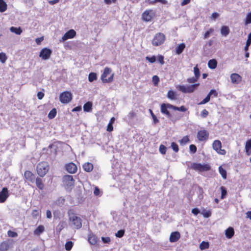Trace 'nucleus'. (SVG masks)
Returning <instances> with one entry per match:
<instances>
[{"instance_id":"4c0bfd02","label":"nucleus","mask_w":251,"mask_h":251,"mask_svg":"<svg viewBox=\"0 0 251 251\" xmlns=\"http://www.w3.org/2000/svg\"><path fill=\"white\" fill-rule=\"evenodd\" d=\"M251 44V32L248 35V39L246 42V46L244 48L245 51H248L249 47Z\"/></svg>"},{"instance_id":"f3484780","label":"nucleus","mask_w":251,"mask_h":251,"mask_svg":"<svg viewBox=\"0 0 251 251\" xmlns=\"http://www.w3.org/2000/svg\"><path fill=\"white\" fill-rule=\"evenodd\" d=\"M24 177L26 180L30 182H34L35 179V176L30 171H25L24 173Z\"/></svg>"},{"instance_id":"603ef678","label":"nucleus","mask_w":251,"mask_h":251,"mask_svg":"<svg viewBox=\"0 0 251 251\" xmlns=\"http://www.w3.org/2000/svg\"><path fill=\"white\" fill-rule=\"evenodd\" d=\"M194 72L195 74V76L199 78L200 76V72L197 66L194 68Z\"/></svg>"},{"instance_id":"3c124183","label":"nucleus","mask_w":251,"mask_h":251,"mask_svg":"<svg viewBox=\"0 0 251 251\" xmlns=\"http://www.w3.org/2000/svg\"><path fill=\"white\" fill-rule=\"evenodd\" d=\"M167 148L163 145H161L159 146V150L160 153L162 154H165L166 152Z\"/></svg>"},{"instance_id":"ea45409f","label":"nucleus","mask_w":251,"mask_h":251,"mask_svg":"<svg viewBox=\"0 0 251 251\" xmlns=\"http://www.w3.org/2000/svg\"><path fill=\"white\" fill-rule=\"evenodd\" d=\"M7 59V56L5 53L1 52L0 53V62L4 64L6 62Z\"/></svg>"},{"instance_id":"7c9ffc66","label":"nucleus","mask_w":251,"mask_h":251,"mask_svg":"<svg viewBox=\"0 0 251 251\" xmlns=\"http://www.w3.org/2000/svg\"><path fill=\"white\" fill-rule=\"evenodd\" d=\"M217 66V62L214 59H210L208 62V66L211 69H214Z\"/></svg>"},{"instance_id":"864d4df0","label":"nucleus","mask_w":251,"mask_h":251,"mask_svg":"<svg viewBox=\"0 0 251 251\" xmlns=\"http://www.w3.org/2000/svg\"><path fill=\"white\" fill-rule=\"evenodd\" d=\"M199 78L196 77H192L187 79L186 81L189 83H194L196 82Z\"/></svg>"},{"instance_id":"49530a36","label":"nucleus","mask_w":251,"mask_h":251,"mask_svg":"<svg viewBox=\"0 0 251 251\" xmlns=\"http://www.w3.org/2000/svg\"><path fill=\"white\" fill-rule=\"evenodd\" d=\"M73 246V243L72 241H68L66 243L65 248L66 251H70Z\"/></svg>"},{"instance_id":"4468645a","label":"nucleus","mask_w":251,"mask_h":251,"mask_svg":"<svg viewBox=\"0 0 251 251\" xmlns=\"http://www.w3.org/2000/svg\"><path fill=\"white\" fill-rule=\"evenodd\" d=\"M9 196L7 188L6 187H3L0 192V203L4 202Z\"/></svg>"},{"instance_id":"c03bdc74","label":"nucleus","mask_w":251,"mask_h":251,"mask_svg":"<svg viewBox=\"0 0 251 251\" xmlns=\"http://www.w3.org/2000/svg\"><path fill=\"white\" fill-rule=\"evenodd\" d=\"M244 22L246 25L251 24V12L247 14Z\"/></svg>"},{"instance_id":"423d86ee","label":"nucleus","mask_w":251,"mask_h":251,"mask_svg":"<svg viewBox=\"0 0 251 251\" xmlns=\"http://www.w3.org/2000/svg\"><path fill=\"white\" fill-rule=\"evenodd\" d=\"M200 83H195L191 85H180L177 87L178 90L183 93H192L196 90Z\"/></svg>"},{"instance_id":"bf43d9fd","label":"nucleus","mask_w":251,"mask_h":251,"mask_svg":"<svg viewBox=\"0 0 251 251\" xmlns=\"http://www.w3.org/2000/svg\"><path fill=\"white\" fill-rule=\"evenodd\" d=\"M190 151L191 153H194L197 151V147L195 145H190L189 146Z\"/></svg>"},{"instance_id":"20e7f679","label":"nucleus","mask_w":251,"mask_h":251,"mask_svg":"<svg viewBox=\"0 0 251 251\" xmlns=\"http://www.w3.org/2000/svg\"><path fill=\"white\" fill-rule=\"evenodd\" d=\"M166 41V36L164 34L161 32L157 33L154 36L151 44L152 46L157 47L163 44Z\"/></svg>"},{"instance_id":"39448f33","label":"nucleus","mask_w":251,"mask_h":251,"mask_svg":"<svg viewBox=\"0 0 251 251\" xmlns=\"http://www.w3.org/2000/svg\"><path fill=\"white\" fill-rule=\"evenodd\" d=\"M170 106H173V105H172L170 103H162L161 104L160 106V111L161 112L166 115V116L170 119L172 121H173L174 123L176 122V120H179L180 118V117L177 118H176L174 119L172 117V114L170 113V112L168 111V109H172V107H170Z\"/></svg>"},{"instance_id":"774afa93","label":"nucleus","mask_w":251,"mask_h":251,"mask_svg":"<svg viewBox=\"0 0 251 251\" xmlns=\"http://www.w3.org/2000/svg\"><path fill=\"white\" fill-rule=\"evenodd\" d=\"M44 93L42 92H39L37 93V97L39 100H42L44 97Z\"/></svg>"},{"instance_id":"f03ea898","label":"nucleus","mask_w":251,"mask_h":251,"mask_svg":"<svg viewBox=\"0 0 251 251\" xmlns=\"http://www.w3.org/2000/svg\"><path fill=\"white\" fill-rule=\"evenodd\" d=\"M112 72V70L109 67H106L104 70L103 73L101 75V80L103 83H111L113 82L114 79V74H111L110 76L107 78L108 75H110Z\"/></svg>"},{"instance_id":"6e6552de","label":"nucleus","mask_w":251,"mask_h":251,"mask_svg":"<svg viewBox=\"0 0 251 251\" xmlns=\"http://www.w3.org/2000/svg\"><path fill=\"white\" fill-rule=\"evenodd\" d=\"M73 99L72 94L69 91L61 93L59 96V100L63 104L69 103Z\"/></svg>"},{"instance_id":"72a5a7b5","label":"nucleus","mask_w":251,"mask_h":251,"mask_svg":"<svg viewBox=\"0 0 251 251\" xmlns=\"http://www.w3.org/2000/svg\"><path fill=\"white\" fill-rule=\"evenodd\" d=\"M189 138L188 135L184 136L181 140L179 141V144L181 146L186 145L189 142Z\"/></svg>"},{"instance_id":"e433bc0d","label":"nucleus","mask_w":251,"mask_h":251,"mask_svg":"<svg viewBox=\"0 0 251 251\" xmlns=\"http://www.w3.org/2000/svg\"><path fill=\"white\" fill-rule=\"evenodd\" d=\"M170 107H172V109H173V110H177V111H182V112H185L188 110L187 108H186L183 105H182L180 107H177V106H176L175 105L170 106Z\"/></svg>"},{"instance_id":"13d9d810","label":"nucleus","mask_w":251,"mask_h":251,"mask_svg":"<svg viewBox=\"0 0 251 251\" xmlns=\"http://www.w3.org/2000/svg\"><path fill=\"white\" fill-rule=\"evenodd\" d=\"M7 234L9 237H15L18 236V234L16 232L11 230L8 231Z\"/></svg>"},{"instance_id":"a19ab883","label":"nucleus","mask_w":251,"mask_h":251,"mask_svg":"<svg viewBox=\"0 0 251 251\" xmlns=\"http://www.w3.org/2000/svg\"><path fill=\"white\" fill-rule=\"evenodd\" d=\"M219 171L222 177L226 179V171L221 166L219 167Z\"/></svg>"},{"instance_id":"0eeeda50","label":"nucleus","mask_w":251,"mask_h":251,"mask_svg":"<svg viewBox=\"0 0 251 251\" xmlns=\"http://www.w3.org/2000/svg\"><path fill=\"white\" fill-rule=\"evenodd\" d=\"M36 170L38 175L43 177L48 172L49 166L47 163L41 162L37 165Z\"/></svg>"},{"instance_id":"dca6fc26","label":"nucleus","mask_w":251,"mask_h":251,"mask_svg":"<svg viewBox=\"0 0 251 251\" xmlns=\"http://www.w3.org/2000/svg\"><path fill=\"white\" fill-rule=\"evenodd\" d=\"M65 168L67 171L70 174H75L77 170L76 165L73 162L66 164Z\"/></svg>"},{"instance_id":"a878e982","label":"nucleus","mask_w":251,"mask_h":251,"mask_svg":"<svg viewBox=\"0 0 251 251\" xmlns=\"http://www.w3.org/2000/svg\"><path fill=\"white\" fill-rule=\"evenodd\" d=\"M185 48V44L184 43H181L180 44L178 45V46H177L176 48V54L178 55L181 54L183 52Z\"/></svg>"},{"instance_id":"2eb2a0df","label":"nucleus","mask_w":251,"mask_h":251,"mask_svg":"<svg viewBox=\"0 0 251 251\" xmlns=\"http://www.w3.org/2000/svg\"><path fill=\"white\" fill-rule=\"evenodd\" d=\"M152 10L151 9L145 10L142 15V20L146 22L151 21L152 18Z\"/></svg>"},{"instance_id":"58836bf2","label":"nucleus","mask_w":251,"mask_h":251,"mask_svg":"<svg viewBox=\"0 0 251 251\" xmlns=\"http://www.w3.org/2000/svg\"><path fill=\"white\" fill-rule=\"evenodd\" d=\"M209 244L208 242L202 241L200 245V248L201 250H204L208 249Z\"/></svg>"},{"instance_id":"79ce46f5","label":"nucleus","mask_w":251,"mask_h":251,"mask_svg":"<svg viewBox=\"0 0 251 251\" xmlns=\"http://www.w3.org/2000/svg\"><path fill=\"white\" fill-rule=\"evenodd\" d=\"M220 189L221 190V199H225L226 195H227V191H226V189L225 187L224 186H221L220 187Z\"/></svg>"},{"instance_id":"5701e85b","label":"nucleus","mask_w":251,"mask_h":251,"mask_svg":"<svg viewBox=\"0 0 251 251\" xmlns=\"http://www.w3.org/2000/svg\"><path fill=\"white\" fill-rule=\"evenodd\" d=\"M35 180L36 186L38 187V188L41 190H43L44 188V185L43 184L42 179L40 177H37Z\"/></svg>"},{"instance_id":"a18cd8bd","label":"nucleus","mask_w":251,"mask_h":251,"mask_svg":"<svg viewBox=\"0 0 251 251\" xmlns=\"http://www.w3.org/2000/svg\"><path fill=\"white\" fill-rule=\"evenodd\" d=\"M157 2H160L162 4H166L167 1L166 0H153L152 1L149 2V5H154Z\"/></svg>"},{"instance_id":"de8ad7c7","label":"nucleus","mask_w":251,"mask_h":251,"mask_svg":"<svg viewBox=\"0 0 251 251\" xmlns=\"http://www.w3.org/2000/svg\"><path fill=\"white\" fill-rule=\"evenodd\" d=\"M201 214L204 218H209L211 216V212L210 210H203L201 212Z\"/></svg>"},{"instance_id":"2f4dec72","label":"nucleus","mask_w":251,"mask_h":251,"mask_svg":"<svg viewBox=\"0 0 251 251\" xmlns=\"http://www.w3.org/2000/svg\"><path fill=\"white\" fill-rule=\"evenodd\" d=\"M7 8V5L3 0H0V12H4Z\"/></svg>"},{"instance_id":"6e6d98bb","label":"nucleus","mask_w":251,"mask_h":251,"mask_svg":"<svg viewBox=\"0 0 251 251\" xmlns=\"http://www.w3.org/2000/svg\"><path fill=\"white\" fill-rule=\"evenodd\" d=\"M159 78L157 75H153L152 77V82L155 86H157L159 82Z\"/></svg>"},{"instance_id":"c9c22d12","label":"nucleus","mask_w":251,"mask_h":251,"mask_svg":"<svg viewBox=\"0 0 251 251\" xmlns=\"http://www.w3.org/2000/svg\"><path fill=\"white\" fill-rule=\"evenodd\" d=\"M97 79V75L95 73L91 72L89 74L88 80L92 82Z\"/></svg>"},{"instance_id":"c85d7f7f","label":"nucleus","mask_w":251,"mask_h":251,"mask_svg":"<svg viewBox=\"0 0 251 251\" xmlns=\"http://www.w3.org/2000/svg\"><path fill=\"white\" fill-rule=\"evenodd\" d=\"M214 92V91H210L207 96L200 102L198 103L199 105L204 104L208 102L210 100V97L212 95V93Z\"/></svg>"},{"instance_id":"f8f14e48","label":"nucleus","mask_w":251,"mask_h":251,"mask_svg":"<svg viewBox=\"0 0 251 251\" xmlns=\"http://www.w3.org/2000/svg\"><path fill=\"white\" fill-rule=\"evenodd\" d=\"M51 53V50L45 48L41 50L39 54V57L43 60H47L50 58Z\"/></svg>"},{"instance_id":"f257e3e1","label":"nucleus","mask_w":251,"mask_h":251,"mask_svg":"<svg viewBox=\"0 0 251 251\" xmlns=\"http://www.w3.org/2000/svg\"><path fill=\"white\" fill-rule=\"evenodd\" d=\"M69 222L71 226L78 229L82 227V220L75 213L74 209H69L68 211Z\"/></svg>"},{"instance_id":"8fccbe9b","label":"nucleus","mask_w":251,"mask_h":251,"mask_svg":"<svg viewBox=\"0 0 251 251\" xmlns=\"http://www.w3.org/2000/svg\"><path fill=\"white\" fill-rule=\"evenodd\" d=\"M171 148L173 150V151L176 152H177L179 151L178 146L177 144L175 142H172L171 143Z\"/></svg>"},{"instance_id":"4d7b16f0","label":"nucleus","mask_w":251,"mask_h":251,"mask_svg":"<svg viewBox=\"0 0 251 251\" xmlns=\"http://www.w3.org/2000/svg\"><path fill=\"white\" fill-rule=\"evenodd\" d=\"M39 213H40V212L38 210L34 209V210H32V213H31L32 217L34 219H36L37 218V217L39 215Z\"/></svg>"},{"instance_id":"c756f323","label":"nucleus","mask_w":251,"mask_h":251,"mask_svg":"<svg viewBox=\"0 0 251 251\" xmlns=\"http://www.w3.org/2000/svg\"><path fill=\"white\" fill-rule=\"evenodd\" d=\"M230 30L227 26L224 25L221 27V33L224 36H226L229 33Z\"/></svg>"},{"instance_id":"6ab92c4d","label":"nucleus","mask_w":251,"mask_h":251,"mask_svg":"<svg viewBox=\"0 0 251 251\" xmlns=\"http://www.w3.org/2000/svg\"><path fill=\"white\" fill-rule=\"evenodd\" d=\"M180 238V234L178 231L172 232L170 236L169 240L171 243L177 242Z\"/></svg>"},{"instance_id":"bb28decb","label":"nucleus","mask_w":251,"mask_h":251,"mask_svg":"<svg viewBox=\"0 0 251 251\" xmlns=\"http://www.w3.org/2000/svg\"><path fill=\"white\" fill-rule=\"evenodd\" d=\"M83 110L85 112H91L92 110V103L90 101H88L83 105Z\"/></svg>"},{"instance_id":"f704fd0d","label":"nucleus","mask_w":251,"mask_h":251,"mask_svg":"<svg viewBox=\"0 0 251 251\" xmlns=\"http://www.w3.org/2000/svg\"><path fill=\"white\" fill-rule=\"evenodd\" d=\"M57 111L56 109L54 108H52L50 112H49L48 114V118L49 119H53L56 115Z\"/></svg>"},{"instance_id":"09e8293b","label":"nucleus","mask_w":251,"mask_h":251,"mask_svg":"<svg viewBox=\"0 0 251 251\" xmlns=\"http://www.w3.org/2000/svg\"><path fill=\"white\" fill-rule=\"evenodd\" d=\"M214 32V29L212 28H210L208 31H206L203 35L204 39L208 38L210 34Z\"/></svg>"},{"instance_id":"9b49d317","label":"nucleus","mask_w":251,"mask_h":251,"mask_svg":"<svg viewBox=\"0 0 251 251\" xmlns=\"http://www.w3.org/2000/svg\"><path fill=\"white\" fill-rule=\"evenodd\" d=\"M209 132L205 129H202L198 131L197 135L198 140L200 142L206 141L208 139Z\"/></svg>"},{"instance_id":"1a4fd4ad","label":"nucleus","mask_w":251,"mask_h":251,"mask_svg":"<svg viewBox=\"0 0 251 251\" xmlns=\"http://www.w3.org/2000/svg\"><path fill=\"white\" fill-rule=\"evenodd\" d=\"M222 143L219 140H214L212 143V148L216 152L221 155H225L226 153L225 149H222Z\"/></svg>"},{"instance_id":"393cba45","label":"nucleus","mask_w":251,"mask_h":251,"mask_svg":"<svg viewBox=\"0 0 251 251\" xmlns=\"http://www.w3.org/2000/svg\"><path fill=\"white\" fill-rule=\"evenodd\" d=\"M93 165L91 163L87 162L83 165V168L87 172H91L93 169Z\"/></svg>"},{"instance_id":"e2e57ef3","label":"nucleus","mask_w":251,"mask_h":251,"mask_svg":"<svg viewBox=\"0 0 251 251\" xmlns=\"http://www.w3.org/2000/svg\"><path fill=\"white\" fill-rule=\"evenodd\" d=\"M157 59L158 62L161 64L163 65L164 64V56L162 55H158L157 57Z\"/></svg>"},{"instance_id":"0e129e2a","label":"nucleus","mask_w":251,"mask_h":251,"mask_svg":"<svg viewBox=\"0 0 251 251\" xmlns=\"http://www.w3.org/2000/svg\"><path fill=\"white\" fill-rule=\"evenodd\" d=\"M101 240L104 243H109L110 242V238L109 237H102Z\"/></svg>"},{"instance_id":"473e14b6","label":"nucleus","mask_w":251,"mask_h":251,"mask_svg":"<svg viewBox=\"0 0 251 251\" xmlns=\"http://www.w3.org/2000/svg\"><path fill=\"white\" fill-rule=\"evenodd\" d=\"M10 30L12 32H14L17 35H20L22 32V30L20 27H16L14 26H11L10 28Z\"/></svg>"},{"instance_id":"4be33fe9","label":"nucleus","mask_w":251,"mask_h":251,"mask_svg":"<svg viewBox=\"0 0 251 251\" xmlns=\"http://www.w3.org/2000/svg\"><path fill=\"white\" fill-rule=\"evenodd\" d=\"M225 235L228 239L231 238L234 235V230L233 227H229L225 230Z\"/></svg>"},{"instance_id":"338daca9","label":"nucleus","mask_w":251,"mask_h":251,"mask_svg":"<svg viewBox=\"0 0 251 251\" xmlns=\"http://www.w3.org/2000/svg\"><path fill=\"white\" fill-rule=\"evenodd\" d=\"M107 131L109 132H111L113 131V124H111V123H108L107 126Z\"/></svg>"},{"instance_id":"7ed1b4c3","label":"nucleus","mask_w":251,"mask_h":251,"mask_svg":"<svg viewBox=\"0 0 251 251\" xmlns=\"http://www.w3.org/2000/svg\"><path fill=\"white\" fill-rule=\"evenodd\" d=\"M62 182L67 190H71L75 186V180L71 175H65L63 176Z\"/></svg>"},{"instance_id":"cd10ccee","label":"nucleus","mask_w":251,"mask_h":251,"mask_svg":"<svg viewBox=\"0 0 251 251\" xmlns=\"http://www.w3.org/2000/svg\"><path fill=\"white\" fill-rule=\"evenodd\" d=\"M214 92V91H210L207 96L200 102L198 103L199 105L204 104L208 102L210 100V97L212 95V93Z\"/></svg>"},{"instance_id":"052dcab7","label":"nucleus","mask_w":251,"mask_h":251,"mask_svg":"<svg viewBox=\"0 0 251 251\" xmlns=\"http://www.w3.org/2000/svg\"><path fill=\"white\" fill-rule=\"evenodd\" d=\"M146 59L148 60L150 63H152L156 61V57L154 55L151 57L146 56Z\"/></svg>"},{"instance_id":"69168bd1","label":"nucleus","mask_w":251,"mask_h":251,"mask_svg":"<svg viewBox=\"0 0 251 251\" xmlns=\"http://www.w3.org/2000/svg\"><path fill=\"white\" fill-rule=\"evenodd\" d=\"M245 148H249L251 149V138L247 141L245 144Z\"/></svg>"},{"instance_id":"ddd939ff","label":"nucleus","mask_w":251,"mask_h":251,"mask_svg":"<svg viewBox=\"0 0 251 251\" xmlns=\"http://www.w3.org/2000/svg\"><path fill=\"white\" fill-rule=\"evenodd\" d=\"M76 35V32L74 29H70L66 32L65 34L62 36L61 39L60 40V42H63L68 39H72Z\"/></svg>"},{"instance_id":"5fc2aeb1","label":"nucleus","mask_w":251,"mask_h":251,"mask_svg":"<svg viewBox=\"0 0 251 251\" xmlns=\"http://www.w3.org/2000/svg\"><path fill=\"white\" fill-rule=\"evenodd\" d=\"M124 234H125V230H124V229L119 230L115 234V236L117 237L121 238L124 235Z\"/></svg>"},{"instance_id":"37998d69","label":"nucleus","mask_w":251,"mask_h":251,"mask_svg":"<svg viewBox=\"0 0 251 251\" xmlns=\"http://www.w3.org/2000/svg\"><path fill=\"white\" fill-rule=\"evenodd\" d=\"M167 97L171 100H175L176 99L175 93L172 90H169L167 93Z\"/></svg>"},{"instance_id":"680f3d73","label":"nucleus","mask_w":251,"mask_h":251,"mask_svg":"<svg viewBox=\"0 0 251 251\" xmlns=\"http://www.w3.org/2000/svg\"><path fill=\"white\" fill-rule=\"evenodd\" d=\"M208 111L206 109H204L201 111V115L202 118H206L208 115Z\"/></svg>"},{"instance_id":"9d476101","label":"nucleus","mask_w":251,"mask_h":251,"mask_svg":"<svg viewBox=\"0 0 251 251\" xmlns=\"http://www.w3.org/2000/svg\"><path fill=\"white\" fill-rule=\"evenodd\" d=\"M191 168L192 169L200 172L208 171L210 170V166L208 164H201L198 163H193Z\"/></svg>"},{"instance_id":"b1692460","label":"nucleus","mask_w":251,"mask_h":251,"mask_svg":"<svg viewBox=\"0 0 251 251\" xmlns=\"http://www.w3.org/2000/svg\"><path fill=\"white\" fill-rule=\"evenodd\" d=\"M44 231V226L43 225H40L34 230L33 233L35 235L39 236Z\"/></svg>"},{"instance_id":"412c9836","label":"nucleus","mask_w":251,"mask_h":251,"mask_svg":"<svg viewBox=\"0 0 251 251\" xmlns=\"http://www.w3.org/2000/svg\"><path fill=\"white\" fill-rule=\"evenodd\" d=\"M10 247V245L8 241H3L0 244V251H7Z\"/></svg>"},{"instance_id":"a211bd4d","label":"nucleus","mask_w":251,"mask_h":251,"mask_svg":"<svg viewBox=\"0 0 251 251\" xmlns=\"http://www.w3.org/2000/svg\"><path fill=\"white\" fill-rule=\"evenodd\" d=\"M231 82L233 84H238L242 81V77L237 73H233L230 75Z\"/></svg>"},{"instance_id":"aec40b11","label":"nucleus","mask_w":251,"mask_h":251,"mask_svg":"<svg viewBox=\"0 0 251 251\" xmlns=\"http://www.w3.org/2000/svg\"><path fill=\"white\" fill-rule=\"evenodd\" d=\"M99 240V238L93 233H90L88 235V241L89 243L92 245H96L98 244Z\"/></svg>"}]
</instances>
